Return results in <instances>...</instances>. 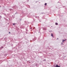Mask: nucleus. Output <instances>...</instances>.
I'll return each mask as SVG.
<instances>
[{"instance_id": "39448f33", "label": "nucleus", "mask_w": 67, "mask_h": 67, "mask_svg": "<svg viewBox=\"0 0 67 67\" xmlns=\"http://www.w3.org/2000/svg\"><path fill=\"white\" fill-rule=\"evenodd\" d=\"M51 36L52 37H53V34H51Z\"/></svg>"}, {"instance_id": "f257e3e1", "label": "nucleus", "mask_w": 67, "mask_h": 67, "mask_svg": "<svg viewBox=\"0 0 67 67\" xmlns=\"http://www.w3.org/2000/svg\"><path fill=\"white\" fill-rule=\"evenodd\" d=\"M56 67H60V66H58V65H56L55 66Z\"/></svg>"}, {"instance_id": "423d86ee", "label": "nucleus", "mask_w": 67, "mask_h": 67, "mask_svg": "<svg viewBox=\"0 0 67 67\" xmlns=\"http://www.w3.org/2000/svg\"><path fill=\"white\" fill-rule=\"evenodd\" d=\"M61 45H63V43H61Z\"/></svg>"}, {"instance_id": "7ed1b4c3", "label": "nucleus", "mask_w": 67, "mask_h": 67, "mask_svg": "<svg viewBox=\"0 0 67 67\" xmlns=\"http://www.w3.org/2000/svg\"><path fill=\"white\" fill-rule=\"evenodd\" d=\"M55 25H58V23H55Z\"/></svg>"}, {"instance_id": "f03ea898", "label": "nucleus", "mask_w": 67, "mask_h": 67, "mask_svg": "<svg viewBox=\"0 0 67 67\" xmlns=\"http://www.w3.org/2000/svg\"><path fill=\"white\" fill-rule=\"evenodd\" d=\"M66 39L65 40H63V41H62V42H64V41H66Z\"/></svg>"}, {"instance_id": "20e7f679", "label": "nucleus", "mask_w": 67, "mask_h": 67, "mask_svg": "<svg viewBox=\"0 0 67 67\" xmlns=\"http://www.w3.org/2000/svg\"><path fill=\"white\" fill-rule=\"evenodd\" d=\"M46 4H47V3H45L44 4L45 5H46Z\"/></svg>"}, {"instance_id": "6e6552de", "label": "nucleus", "mask_w": 67, "mask_h": 67, "mask_svg": "<svg viewBox=\"0 0 67 67\" xmlns=\"http://www.w3.org/2000/svg\"><path fill=\"white\" fill-rule=\"evenodd\" d=\"M9 33H10V32H9Z\"/></svg>"}, {"instance_id": "0eeeda50", "label": "nucleus", "mask_w": 67, "mask_h": 67, "mask_svg": "<svg viewBox=\"0 0 67 67\" xmlns=\"http://www.w3.org/2000/svg\"><path fill=\"white\" fill-rule=\"evenodd\" d=\"M15 25V24H14V23L13 24V25Z\"/></svg>"}]
</instances>
